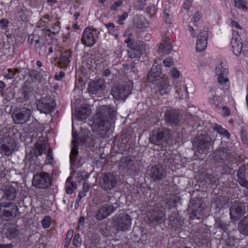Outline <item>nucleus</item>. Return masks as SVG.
Returning <instances> with one entry per match:
<instances>
[{
  "label": "nucleus",
  "instance_id": "1",
  "mask_svg": "<svg viewBox=\"0 0 248 248\" xmlns=\"http://www.w3.org/2000/svg\"><path fill=\"white\" fill-rule=\"evenodd\" d=\"M98 119L96 123V131L99 138L108 137L110 131V121L116 117V109L115 107L103 105L99 107L97 112Z\"/></svg>",
  "mask_w": 248,
  "mask_h": 248
},
{
  "label": "nucleus",
  "instance_id": "2",
  "mask_svg": "<svg viewBox=\"0 0 248 248\" xmlns=\"http://www.w3.org/2000/svg\"><path fill=\"white\" fill-rule=\"evenodd\" d=\"M104 202L107 203L104 204L96 211L95 218L97 220H102L116 210L118 207L117 200L114 196H107Z\"/></svg>",
  "mask_w": 248,
  "mask_h": 248
},
{
  "label": "nucleus",
  "instance_id": "3",
  "mask_svg": "<svg viewBox=\"0 0 248 248\" xmlns=\"http://www.w3.org/2000/svg\"><path fill=\"white\" fill-rule=\"evenodd\" d=\"M193 146L195 152L201 154H206L212 144L211 138L207 134H201L193 140Z\"/></svg>",
  "mask_w": 248,
  "mask_h": 248
},
{
  "label": "nucleus",
  "instance_id": "4",
  "mask_svg": "<svg viewBox=\"0 0 248 248\" xmlns=\"http://www.w3.org/2000/svg\"><path fill=\"white\" fill-rule=\"evenodd\" d=\"M172 137L171 131L166 127L158 129L154 132L149 138L151 143L155 145H161L167 143Z\"/></svg>",
  "mask_w": 248,
  "mask_h": 248
},
{
  "label": "nucleus",
  "instance_id": "5",
  "mask_svg": "<svg viewBox=\"0 0 248 248\" xmlns=\"http://www.w3.org/2000/svg\"><path fill=\"white\" fill-rule=\"evenodd\" d=\"M98 185L101 189L109 192L117 187V177L110 172L103 173L99 177Z\"/></svg>",
  "mask_w": 248,
  "mask_h": 248
},
{
  "label": "nucleus",
  "instance_id": "6",
  "mask_svg": "<svg viewBox=\"0 0 248 248\" xmlns=\"http://www.w3.org/2000/svg\"><path fill=\"white\" fill-rule=\"evenodd\" d=\"M132 89L133 83L128 81L124 84L113 86L111 93L116 99H125L131 93Z\"/></svg>",
  "mask_w": 248,
  "mask_h": 248
},
{
  "label": "nucleus",
  "instance_id": "7",
  "mask_svg": "<svg viewBox=\"0 0 248 248\" xmlns=\"http://www.w3.org/2000/svg\"><path fill=\"white\" fill-rule=\"evenodd\" d=\"M17 205L13 202H2L0 204V217L3 220H10L16 215Z\"/></svg>",
  "mask_w": 248,
  "mask_h": 248
},
{
  "label": "nucleus",
  "instance_id": "8",
  "mask_svg": "<svg viewBox=\"0 0 248 248\" xmlns=\"http://www.w3.org/2000/svg\"><path fill=\"white\" fill-rule=\"evenodd\" d=\"M52 179L49 174L45 172H38L34 174L32 186L39 189H46L51 185Z\"/></svg>",
  "mask_w": 248,
  "mask_h": 248
},
{
  "label": "nucleus",
  "instance_id": "9",
  "mask_svg": "<svg viewBox=\"0 0 248 248\" xmlns=\"http://www.w3.org/2000/svg\"><path fill=\"white\" fill-rule=\"evenodd\" d=\"M56 106V103L50 96L42 97L37 102V109L41 113L45 114H48L53 111Z\"/></svg>",
  "mask_w": 248,
  "mask_h": 248
},
{
  "label": "nucleus",
  "instance_id": "10",
  "mask_svg": "<svg viewBox=\"0 0 248 248\" xmlns=\"http://www.w3.org/2000/svg\"><path fill=\"white\" fill-rule=\"evenodd\" d=\"M167 170L161 165H155L149 170V175L154 182H158L166 178Z\"/></svg>",
  "mask_w": 248,
  "mask_h": 248
},
{
  "label": "nucleus",
  "instance_id": "11",
  "mask_svg": "<svg viewBox=\"0 0 248 248\" xmlns=\"http://www.w3.org/2000/svg\"><path fill=\"white\" fill-rule=\"evenodd\" d=\"M15 145V140L8 136L0 138V152L6 156L11 155Z\"/></svg>",
  "mask_w": 248,
  "mask_h": 248
},
{
  "label": "nucleus",
  "instance_id": "12",
  "mask_svg": "<svg viewBox=\"0 0 248 248\" xmlns=\"http://www.w3.org/2000/svg\"><path fill=\"white\" fill-rule=\"evenodd\" d=\"M164 118L167 124L172 127H178L180 125L179 112L175 109H167Z\"/></svg>",
  "mask_w": 248,
  "mask_h": 248
},
{
  "label": "nucleus",
  "instance_id": "13",
  "mask_svg": "<svg viewBox=\"0 0 248 248\" xmlns=\"http://www.w3.org/2000/svg\"><path fill=\"white\" fill-rule=\"evenodd\" d=\"M246 213V206L244 202L237 201L230 208V215L232 219L239 220Z\"/></svg>",
  "mask_w": 248,
  "mask_h": 248
},
{
  "label": "nucleus",
  "instance_id": "14",
  "mask_svg": "<svg viewBox=\"0 0 248 248\" xmlns=\"http://www.w3.org/2000/svg\"><path fill=\"white\" fill-rule=\"evenodd\" d=\"M115 225L117 230L126 231L131 226V219L126 214H120L115 219Z\"/></svg>",
  "mask_w": 248,
  "mask_h": 248
},
{
  "label": "nucleus",
  "instance_id": "15",
  "mask_svg": "<svg viewBox=\"0 0 248 248\" xmlns=\"http://www.w3.org/2000/svg\"><path fill=\"white\" fill-rule=\"evenodd\" d=\"M232 157L233 155L230 150L224 147L218 148L213 154L214 160L217 163L222 161L230 160Z\"/></svg>",
  "mask_w": 248,
  "mask_h": 248
},
{
  "label": "nucleus",
  "instance_id": "16",
  "mask_svg": "<svg viewBox=\"0 0 248 248\" xmlns=\"http://www.w3.org/2000/svg\"><path fill=\"white\" fill-rule=\"evenodd\" d=\"M96 33H99V31H97V29H93L92 30L89 27L86 28L82 33L81 39L82 44L87 46H93L96 42L94 37V34Z\"/></svg>",
  "mask_w": 248,
  "mask_h": 248
},
{
  "label": "nucleus",
  "instance_id": "17",
  "mask_svg": "<svg viewBox=\"0 0 248 248\" xmlns=\"http://www.w3.org/2000/svg\"><path fill=\"white\" fill-rule=\"evenodd\" d=\"M240 32L236 30H233L232 32V37L231 42L232 50L236 56L241 55L242 46L243 45L241 40V37Z\"/></svg>",
  "mask_w": 248,
  "mask_h": 248
},
{
  "label": "nucleus",
  "instance_id": "18",
  "mask_svg": "<svg viewBox=\"0 0 248 248\" xmlns=\"http://www.w3.org/2000/svg\"><path fill=\"white\" fill-rule=\"evenodd\" d=\"M202 199L195 198L190 201L189 208L191 210V217L193 219H199L202 210Z\"/></svg>",
  "mask_w": 248,
  "mask_h": 248
},
{
  "label": "nucleus",
  "instance_id": "19",
  "mask_svg": "<svg viewBox=\"0 0 248 248\" xmlns=\"http://www.w3.org/2000/svg\"><path fill=\"white\" fill-rule=\"evenodd\" d=\"M31 111L30 108H22L13 114V119L16 124H24L30 120Z\"/></svg>",
  "mask_w": 248,
  "mask_h": 248
},
{
  "label": "nucleus",
  "instance_id": "20",
  "mask_svg": "<svg viewBox=\"0 0 248 248\" xmlns=\"http://www.w3.org/2000/svg\"><path fill=\"white\" fill-rule=\"evenodd\" d=\"M106 88V84L105 80L102 78H98L90 82L88 91L90 94H96L105 90Z\"/></svg>",
  "mask_w": 248,
  "mask_h": 248
},
{
  "label": "nucleus",
  "instance_id": "21",
  "mask_svg": "<svg viewBox=\"0 0 248 248\" xmlns=\"http://www.w3.org/2000/svg\"><path fill=\"white\" fill-rule=\"evenodd\" d=\"M145 51V46L142 42L138 41L132 45L128 51L129 58L133 59L139 57L143 54Z\"/></svg>",
  "mask_w": 248,
  "mask_h": 248
},
{
  "label": "nucleus",
  "instance_id": "22",
  "mask_svg": "<svg viewBox=\"0 0 248 248\" xmlns=\"http://www.w3.org/2000/svg\"><path fill=\"white\" fill-rule=\"evenodd\" d=\"M197 38L196 51L201 52L205 49L207 44L208 32L206 28L200 30Z\"/></svg>",
  "mask_w": 248,
  "mask_h": 248
},
{
  "label": "nucleus",
  "instance_id": "23",
  "mask_svg": "<svg viewBox=\"0 0 248 248\" xmlns=\"http://www.w3.org/2000/svg\"><path fill=\"white\" fill-rule=\"evenodd\" d=\"M134 165V159L131 156L125 155L122 157L118 162L119 169L124 173L132 169Z\"/></svg>",
  "mask_w": 248,
  "mask_h": 248
},
{
  "label": "nucleus",
  "instance_id": "24",
  "mask_svg": "<svg viewBox=\"0 0 248 248\" xmlns=\"http://www.w3.org/2000/svg\"><path fill=\"white\" fill-rule=\"evenodd\" d=\"M246 167L245 165H242L239 167L237 171V182L242 187H244L248 190L245 196L248 198V181L246 178Z\"/></svg>",
  "mask_w": 248,
  "mask_h": 248
},
{
  "label": "nucleus",
  "instance_id": "25",
  "mask_svg": "<svg viewBox=\"0 0 248 248\" xmlns=\"http://www.w3.org/2000/svg\"><path fill=\"white\" fill-rule=\"evenodd\" d=\"M74 140L72 141V148L70 155V162L71 165H75L77 156L78 155V142L77 141V135L73 134Z\"/></svg>",
  "mask_w": 248,
  "mask_h": 248
},
{
  "label": "nucleus",
  "instance_id": "26",
  "mask_svg": "<svg viewBox=\"0 0 248 248\" xmlns=\"http://www.w3.org/2000/svg\"><path fill=\"white\" fill-rule=\"evenodd\" d=\"M160 74V66L159 65H153L148 76V81L152 82L159 80L160 78H161Z\"/></svg>",
  "mask_w": 248,
  "mask_h": 248
},
{
  "label": "nucleus",
  "instance_id": "27",
  "mask_svg": "<svg viewBox=\"0 0 248 248\" xmlns=\"http://www.w3.org/2000/svg\"><path fill=\"white\" fill-rule=\"evenodd\" d=\"M91 114V109L88 107H83L78 110H75L74 117L79 121L86 120Z\"/></svg>",
  "mask_w": 248,
  "mask_h": 248
},
{
  "label": "nucleus",
  "instance_id": "28",
  "mask_svg": "<svg viewBox=\"0 0 248 248\" xmlns=\"http://www.w3.org/2000/svg\"><path fill=\"white\" fill-rule=\"evenodd\" d=\"M157 89L160 95L168 94L170 92V88L168 79L166 78L162 79L157 86Z\"/></svg>",
  "mask_w": 248,
  "mask_h": 248
},
{
  "label": "nucleus",
  "instance_id": "29",
  "mask_svg": "<svg viewBox=\"0 0 248 248\" xmlns=\"http://www.w3.org/2000/svg\"><path fill=\"white\" fill-rule=\"evenodd\" d=\"M166 218L165 212L161 210H156L154 212L150 221L152 222H156L159 224L165 222Z\"/></svg>",
  "mask_w": 248,
  "mask_h": 248
},
{
  "label": "nucleus",
  "instance_id": "30",
  "mask_svg": "<svg viewBox=\"0 0 248 248\" xmlns=\"http://www.w3.org/2000/svg\"><path fill=\"white\" fill-rule=\"evenodd\" d=\"M4 191V199L13 201L16 196V190L11 186H6L3 187Z\"/></svg>",
  "mask_w": 248,
  "mask_h": 248
},
{
  "label": "nucleus",
  "instance_id": "31",
  "mask_svg": "<svg viewBox=\"0 0 248 248\" xmlns=\"http://www.w3.org/2000/svg\"><path fill=\"white\" fill-rule=\"evenodd\" d=\"M172 46L169 41L166 40L161 43L158 48V52L160 55L168 54L171 50Z\"/></svg>",
  "mask_w": 248,
  "mask_h": 248
},
{
  "label": "nucleus",
  "instance_id": "32",
  "mask_svg": "<svg viewBox=\"0 0 248 248\" xmlns=\"http://www.w3.org/2000/svg\"><path fill=\"white\" fill-rule=\"evenodd\" d=\"M238 230L241 233L248 235V215L244 217L238 223Z\"/></svg>",
  "mask_w": 248,
  "mask_h": 248
},
{
  "label": "nucleus",
  "instance_id": "33",
  "mask_svg": "<svg viewBox=\"0 0 248 248\" xmlns=\"http://www.w3.org/2000/svg\"><path fill=\"white\" fill-rule=\"evenodd\" d=\"M28 74L33 82L39 83L42 82L43 76L39 71L31 69L28 72Z\"/></svg>",
  "mask_w": 248,
  "mask_h": 248
},
{
  "label": "nucleus",
  "instance_id": "34",
  "mask_svg": "<svg viewBox=\"0 0 248 248\" xmlns=\"http://www.w3.org/2000/svg\"><path fill=\"white\" fill-rule=\"evenodd\" d=\"M70 52L64 51L60 56L59 63L61 67H66L70 62Z\"/></svg>",
  "mask_w": 248,
  "mask_h": 248
},
{
  "label": "nucleus",
  "instance_id": "35",
  "mask_svg": "<svg viewBox=\"0 0 248 248\" xmlns=\"http://www.w3.org/2000/svg\"><path fill=\"white\" fill-rule=\"evenodd\" d=\"M39 155L35 153V151H33L32 150L29 154L26 155L25 161L26 162V163L29 162L30 165L32 164L34 165L37 164V157Z\"/></svg>",
  "mask_w": 248,
  "mask_h": 248
},
{
  "label": "nucleus",
  "instance_id": "36",
  "mask_svg": "<svg viewBox=\"0 0 248 248\" xmlns=\"http://www.w3.org/2000/svg\"><path fill=\"white\" fill-rule=\"evenodd\" d=\"M6 230H7L6 234L7 235V237L9 239L16 238L19 233L18 230L14 225L10 226L8 229H6Z\"/></svg>",
  "mask_w": 248,
  "mask_h": 248
},
{
  "label": "nucleus",
  "instance_id": "37",
  "mask_svg": "<svg viewBox=\"0 0 248 248\" xmlns=\"http://www.w3.org/2000/svg\"><path fill=\"white\" fill-rule=\"evenodd\" d=\"M87 135H83L82 134H80L79 140L82 143L85 144L86 145L89 146H91L94 144L93 140L92 138H90L89 135V131H87Z\"/></svg>",
  "mask_w": 248,
  "mask_h": 248
},
{
  "label": "nucleus",
  "instance_id": "38",
  "mask_svg": "<svg viewBox=\"0 0 248 248\" xmlns=\"http://www.w3.org/2000/svg\"><path fill=\"white\" fill-rule=\"evenodd\" d=\"M35 146V148L32 150L35 151V153L39 155H41L46 148L45 142L44 141H41L36 143Z\"/></svg>",
  "mask_w": 248,
  "mask_h": 248
},
{
  "label": "nucleus",
  "instance_id": "39",
  "mask_svg": "<svg viewBox=\"0 0 248 248\" xmlns=\"http://www.w3.org/2000/svg\"><path fill=\"white\" fill-rule=\"evenodd\" d=\"M30 16V12L27 10H23L21 8L17 9L16 12V16L21 20L25 21L27 20L28 16Z\"/></svg>",
  "mask_w": 248,
  "mask_h": 248
},
{
  "label": "nucleus",
  "instance_id": "40",
  "mask_svg": "<svg viewBox=\"0 0 248 248\" xmlns=\"http://www.w3.org/2000/svg\"><path fill=\"white\" fill-rule=\"evenodd\" d=\"M213 129L219 134L224 136L228 139L230 138L231 136L230 133L221 125L215 124L213 125Z\"/></svg>",
  "mask_w": 248,
  "mask_h": 248
},
{
  "label": "nucleus",
  "instance_id": "41",
  "mask_svg": "<svg viewBox=\"0 0 248 248\" xmlns=\"http://www.w3.org/2000/svg\"><path fill=\"white\" fill-rule=\"evenodd\" d=\"M35 49L36 52L40 55L45 53L46 47L42 39L41 40L40 39H39L38 42L35 44Z\"/></svg>",
  "mask_w": 248,
  "mask_h": 248
},
{
  "label": "nucleus",
  "instance_id": "42",
  "mask_svg": "<svg viewBox=\"0 0 248 248\" xmlns=\"http://www.w3.org/2000/svg\"><path fill=\"white\" fill-rule=\"evenodd\" d=\"M234 1L236 7L243 10H247L248 7L245 0H234Z\"/></svg>",
  "mask_w": 248,
  "mask_h": 248
},
{
  "label": "nucleus",
  "instance_id": "43",
  "mask_svg": "<svg viewBox=\"0 0 248 248\" xmlns=\"http://www.w3.org/2000/svg\"><path fill=\"white\" fill-rule=\"evenodd\" d=\"M163 161L164 164L167 166H169L173 162V159L171 158L170 154L164 155L163 156Z\"/></svg>",
  "mask_w": 248,
  "mask_h": 248
},
{
  "label": "nucleus",
  "instance_id": "44",
  "mask_svg": "<svg viewBox=\"0 0 248 248\" xmlns=\"http://www.w3.org/2000/svg\"><path fill=\"white\" fill-rule=\"evenodd\" d=\"M216 73L217 75L226 77L228 74V71L227 69L223 68L221 65L218 66L216 69Z\"/></svg>",
  "mask_w": 248,
  "mask_h": 248
},
{
  "label": "nucleus",
  "instance_id": "45",
  "mask_svg": "<svg viewBox=\"0 0 248 248\" xmlns=\"http://www.w3.org/2000/svg\"><path fill=\"white\" fill-rule=\"evenodd\" d=\"M241 49V55H243L244 58H248V42H244Z\"/></svg>",
  "mask_w": 248,
  "mask_h": 248
},
{
  "label": "nucleus",
  "instance_id": "46",
  "mask_svg": "<svg viewBox=\"0 0 248 248\" xmlns=\"http://www.w3.org/2000/svg\"><path fill=\"white\" fill-rule=\"evenodd\" d=\"M73 236V231L69 230L68 231L66 234V236L65 239V244L64 247L68 248L70 244L71 240Z\"/></svg>",
  "mask_w": 248,
  "mask_h": 248
},
{
  "label": "nucleus",
  "instance_id": "47",
  "mask_svg": "<svg viewBox=\"0 0 248 248\" xmlns=\"http://www.w3.org/2000/svg\"><path fill=\"white\" fill-rule=\"evenodd\" d=\"M240 133L243 142L245 144H248V132L247 130L242 128Z\"/></svg>",
  "mask_w": 248,
  "mask_h": 248
},
{
  "label": "nucleus",
  "instance_id": "48",
  "mask_svg": "<svg viewBox=\"0 0 248 248\" xmlns=\"http://www.w3.org/2000/svg\"><path fill=\"white\" fill-rule=\"evenodd\" d=\"M77 184L75 182H72L66 188V192L68 194H71L73 192V189L77 188Z\"/></svg>",
  "mask_w": 248,
  "mask_h": 248
},
{
  "label": "nucleus",
  "instance_id": "49",
  "mask_svg": "<svg viewBox=\"0 0 248 248\" xmlns=\"http://www.w3.org/2000/svg\"><path fill=\"white\" fill-rule=\"evenodd\" d=\"M40 37L37 35L31 34L30 35L28 38V42L30 44H32L33 43L35 44L38 42Z\"/></svg>",
  "mask_w": 248,
  "mask_h": 248
},
{
  "label": "nucleus",
  "instance_id": "50",
  "mask_svg": "<svg viewBox=\"0 0 248 248\" xmlns=\"http://www.w3.org/2000/svg\"><path fill=\"white\" fill-rule=\"evenodd\" d=\"M209 100L210 103L216 105L219 104L220 103V100L215 94H212L209 96Z\"/></svg>",
  "mask_w": 248,
  "mask_h": 248
},
{
  "label": "nucleus",
  "instance_id": "51",
  "mask_svg": "<svg viewBox=\"0 0 248 248\" xmlns=\"http://www.w3.org/2000/svg\"><path fill=\"white\" fill-rule=\"evenodd\" d=\"M73 242L74 245L76 247H79L80 246L81 239L79 234H77L74 236Z\"/></svg>",
  "mask_w": 248,
  "mask_h": 248
},
{
  "label": "nucleus",
  "instance_id": "52",
  "mask_svg": "<svg viewBox=\"0 0 248 248\" xmlns=\"http://www.w3.org/2000/svg\"><path fill=\"white\" fill-rule=\"evenodd\" d=\"M15 74L16 73L18 74H21V75L23 77H25L27 74L28 73L27 71V69L25 68H21L19 67L17 68L14 69Z\"/></svg>",
  "mask_w": 248,
  "mask_h": 248
},
{
  "label": "nucleus",
  "instance_id": "53",
  "mask_svg": "<svg viewBox=\"0 0 248 248\" xmlns=\"http://www.w3.org/2000/svg\"><path fill=\"white\" fill-rule=\"evenodd\" d=\"M15 75V73L14 69H9L5 72V77L8 79H12Z\"/></svg>",
  "mask_w": 248,
  "mask_h": 248
},
{
  "label": "nucleus",
  "instance_id": "54",
  "mask_svg": "<svg viewBox=\"0 0 248 248\" xmlns=\"http://www.w3.org/2000/svg\"><path fill=\"white\" fill-rule=\"evenodd\" d=\"M221 173L224 174H228L231 173L232 169L227 164H224L222 166Z\"/></svg>",
  "mask_w": 248,
  "mask_h": 248
},
{
  "label": "nucleus",
  "instance_id": "55",
  "mask_svg": "<svg viewBox=\"0 0 248 248\" xmlns=\"http://www.w3.org/2000/svg\"><path fill=\"white\" fill-rule=\"evenodd\" d=\"M202 17L201 14L198 11L196 12L193 17V24L195 26H197V22L200 20Z\"/></svg>",
  "mask_w": 248,
  "mask_h": 248
},
{
  "label": "nucleus",
  "instance_id": "56",
  "mask_svg": "<svg viewBox=\"0 0 248 248\" xmlns=\"http://www.w3.org/2000/svg\"><path fill=\"white\" fill-rule=\"evenodd\" d=\"M215 227L216 229H220L224 231L227 229L226 225L220 221H216Z\"/></svg>",
  "mask_w": 248,
  "mask_h": 248
},
{
  "label": "nucleus",
  "instance_id": "57",
  "mask_svg": "<svg viewBox=\"0 0 248 248\" xmlns=\"http://www.w3.org/2000/svg\"><path fill=\"white\" fill-rule=\"evenodd\" d=\"M132 34L130 33L128 35L127 38L124 41V42L127 44L128 47H131L135 42L131 39Z\"/></svg>",
  "mask_w": 248,
  "mask_h": 248
},
{
  "label": "nucleus",
  "instance_id": "58",
  "mask_svg": "<svg viewBox=\"0 0 248 248\" xmlns=\"http://www.w3.org/2000/svg\"><path fill=\"white\" fill-rule=\"evenodd\" d=\"M170 75L174 78H177L179 77V71L175 68H172L170 71Z\"/></svg>",
  "mask_w": 248,
  "mask_h": 248
},
{
  "label": "nucleus",
  "instance_id": "59",
  "mask_svg": "<svg viewBox=\"0 0 248 248\" xmlns=\"http://www.w3.org/2000/svg\"><path fill=\"white\" fill-rule=\"evenodd\" d=\"M42 225L45 228H48L50 225V221L49 217H45L44 219L42 220Z\"/></svg>",
  "mask_w": 248,
  "mask_h": 248
},
{
  "label": "nucleus",
  "instance_id": "60",
  "mask_svg": "<svg viewBox=\"0 0 248 248\" xmlns=\"http://www.w3.org/2000/svg\"><path fill=\"white\" fill-rule=\"evenodd\" d=\"M218 76L217 80L220 84H223L229 82V79L227 77L220 75H218Z\"/></svg>",
  "mask_w": 248,
  "mask_h": 248
},
{
  "label": "nucleus",
  "instance_id": "61",
  "mask_svg": "<svg viewBox=\"0 0 248 248\" xmlns=\"http://www.w3.org/2000/svg\"><path fill=\"white\" fill-rule=\"evenodd\" d=\"M123 4V2L121 0H119L115 2L111 6V9L113 11L117 10L118 8Z\"/></svg>",
  "mask_w": 248,
  "mask_h": 248
},
{
  "label": "nucleus",
  "instance_id": "62",
  "mask_svg": "<svg viewBox=\"0 0 248 248\" xmlns=\"http://www.w3.org/2000/svg\"><path fill=\"white\" fill-rule=\"evenodd\" d=\"M163 63L164 65L166 67H170L172 65H173V59L170 58V59H166L163 61Z\"/></svg>",
  "mask_w": 248,
  "mask_h": 248
},
{
  "label": "nucleus",
  "instance_id": "63",
  "mask_svg": "<svg viewBox=\"0 0 248 248\" xmlns=\"http://www.w3.org/2000/svg\"><path fill=\"white\" fill-rule=\"evenodd\" d=\"M9 21L8 20L2 18L0 20V24L2 29H5L8 27Z\"/></svg>",
  "mask_w": 248,
  "mask_h": 248
},
{
  "label": "nucleus",
  "instance_id": "64",
  "mask_svg": "<svg viewBox=\"0 0 248 248\" xmlns=\"http://www.w3.org/2000/svg\"><path fill=\"white\" fill-rule=\"evenodd\" d=\"M105 26L108 29V32L109 33H110V31H113V30L115 28V26H114V24L113 23H106L105 24Z\"/></svg>",
  "mask_w": 248,
  "mask_h": 248
}]
</instances>
